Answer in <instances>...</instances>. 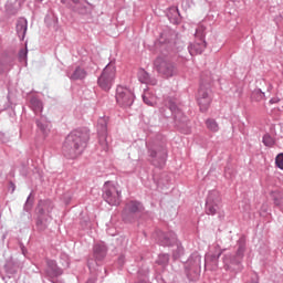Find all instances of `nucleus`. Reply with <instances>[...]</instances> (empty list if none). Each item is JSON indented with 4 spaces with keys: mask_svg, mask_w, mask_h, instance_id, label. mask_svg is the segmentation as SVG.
<instances>
[{
    "mask_svg": "<svg viewBox=\"0 0 283 283\" xmlns=\"http://www.w3.org/2000/svg\"><path fill=\"white\" fill-rule=\"evenodd\" d=\"M157 238H158L157 239L158 243L161 247H174V244L178 243V237L174 231H169V232L158 231Z\"/></svg>",
    "mask_w": 283,
    "mask_h": 283,
    "instance_id": "obj_12",
    "label": "nucleus"
},
{
    "mask_svg": "<svg viewBox=\"0 0 283 283\" xmlns=\"http://www.w3.org/2000/svg\"><path fill=\"white\" fill-rule=\"evenodd\" d=\"M118 262H119V264H123L125 262V258L124 256H119Z\"/></svg>",
    "mask_w": 283,
    "mask_h": 283,
    "instance_id": "obj_40",
    "label": "nucleus"
},
{
    "mask_svg": "<svg viewBox=\"0 0 283 283\" xmlns=\"http://www.w3.org/2000/svg\"><path fill=\"white\" fill-rule=\"evenodd\" d=\"M282 202H283L282 196L274 197V205H276V207H280Z\"/></svg>",
    "mask_w": 283,
    "mask_h": 283,
    "instance_id": "obj_38",
    "label": "nucleus"
},
{
    "mask_svg": "<svg viewBox=\"0 0 283 283\" xmlns=\"http://www.w3.org/2000/svg\"><path fill=\"white\" fill-rule=\"evenodd\" d=\"M202 262V258L198 254L195 255V260L191 259L188 260V263L186 265V274L188 280H191V271L196 272L198 269H200V264Z\"/></svg>",
    "mask_w": 283,
    "mask_h": 283,
    "instance_id": "obj_21",
    "label": "nucleus"
},
{
    "mask_svg": "<svg viewBox=\"0 0 283 283\" xmlns=\"http://www.w3.org/2000/svg\"><path fill=\"white\" fill-rule=\"evenodd\" d=\"M143 101L146 105H149L150 107H154L156 104V97L149 95V92H145L143 94Z\"/></svg>",
    "mask_w": 283,
    "mask_h": 283,
    "instance_id": "obj_31",
    "label": "nucleus"
},
{
    "mask_svg": "<svg viewBox=\"0 0 283 283\" xmlns=\"http://www.w3.org/2000/svg\"><path fill=\"white\" fill-rule=\"evenodd\" d=\"M145 207L140 201L130 200L125 205V208L122 212V218L124 222H134V219L138 213H143Z\"/></svg>",
    "mask_w": 283,
    "mask_h": 283,
    "instance_id": "obj_8",
    "label": "nucleus"
},
{
    "mask_svg": "<svg viewBox=\"0 0 283 283\" xmlns=\"http://www.w3.org/2000/svg\"><path fill=\"white\" fill-rule=\"evenodd\" d=\"M6 8L10 12V3H7Z\"/></svg>",
    "mask_w": 283,
    "mask_h": 283,
    "instance_id": "obj_43",
    "label": "nucleus"
},
{
    "mask_svg": "<svg viewBox=\"0 0 283 283\" xmlns=\"http://www.w3.org/2000/svg\"><path fill=\"white\" fill-rule=\"evenodd\" d=\"M15 32L20 39L23 41L28 32V20L25 18H20L15 24Z\"/></svg>",
    "mask_w": 283,
    "mask_h": 283,
    "instance_id": "obj_24",
    "label": "nucleus"
},
{
    "mask_svg": "<svg viewBox=\"0 0 283 283\" xmlns=\"http://www.w3.org/2000/svg\"><path fill=\"white\" fill-rule=\"evenodd\" d=\"M166 107L170 111V114L174 115L175 123H187V116H185V113L178 108V105H176V101L171 98H167L165 101Z\"/></svg>",
    "mask_w": 283,
    "mask_h": 283,
    "instance_id": "obj_11",
    "label": "nucleus"
},
{
    "mask_svg": "<svg viewBox=\"0 0 283 283\" xmlns=\"http://www.w3.org/2000/svg\"><path fill=\"white\" fill-rule=\"evenodd\" d=\"M32 197V193L29 195V197L27 198V202L24 205V211H30V209H32V203H30V198Z\"/></svg>",
    "mask_w": 283,
    "mask_h": 283,
    "instance_id": "obj_37",
    "label": "nucleus"
},
{
    "mask_svg": "<svg viewBox=\"0 0 283 283\" xmlns=\"http://www.w3.org/2000/svg\"><path fill=\"white\" fill-rule=\"evenodd\" d=\"M269 103H270V105H275V104L280 103V97H272Z\"/></svg>",
    "mask_w": 283,
    "mask_h": 283,
    "instance_id": "obj_39",
    "label": "nucleus"
},
{
    "mask_svg": "<svg viewBox=\"0 0 283 283\" xmlns=\"http://www.w3.org/2000/svg\"><path fill=\"white\" fill-rule=\"evenodd\" d=\"M146 147L150 163L155 167H165V163H167V150L165 147L154 143H146Z\"/></svg>",
    "mask_w": 283,
    "mask_h": 283,
    "instance_id": "obj_6",
    "label": "nucleus"
},
{
    "mask_svg": "<svg viewBox=\"0 0 283 283\" xmlns=\"http://www.w3.org/2000/svg\"><path fill=\"white\" fill-rule=\"evenodd\" d=\"M87 143H90V132L85 129H75L71 132L62 146L63 156L72 160L78 158V156L85 151Z\"/></svg>",
    "mask_w": 283,
    "mask_h": 283,
    "instance_id": "obj_1",
    "label": "nucleus"
},
{
    "mask_svg": "<svg viewBox=\"0 0 283 283\" xmlns=\"http://www.w3.org/2000/svg\"><path fill=\"white\" fill-rule=\"evenodd\" d=\"M197 103L201 112H207L211 105V96H209V91L200 87L197 95Z\"/></svg>",
    "mask_w": 283,
    "mask_h": 283,
    "instance_id": "obj_15",
    "label": "nucleus"
},
{
    "mask_svg": "<svg viewBox=\"0 0 283 283\" xmlns=\"http://www.w3.org/2000/svg\"><path fill=\"white\" fill-rule=\"evenodd\" d=\"M88 74L90 73H87V70L81 65H77L72 73L66 72V76L70 78V81H85Z\"/></svg>",
    "mask_w": 283,
    "mask_h": 283,
    "instance_id": "obj_17",
    "label": "nucleus"
},
{
    "mask_svg": "<svg viewBox=\"0 0 283 283\" xmlns=\"http://www.w3.org/2000/svg\"><path fill=\"white\" fill-rule=\"evenodd\" d=\"M222 203V198L220 197V192L216 190H211L208 193L206 200V213L207 216H216L218 211H220V207Z\"/></svg>",
    "mask_w": 283,
    "mask_h": 283,
    "instance_id": "obj_10",
    "label": "nucleus"
},
{
    "mask_svg": "<svg viewBox=\"0 0 283 283\" xmlns=\"http://www.w3.org/2000/svg\"><path fill=\"white\" fill-rule=\"evenodd\" d=\"M36 1L41 2V1H43V0H36Z\"/></svg>",
    "mask_w": 283,
    "mask_h": 283,
    "instance_id": "obj_45",
    "label": "nucleus"
},
{
    "mask_svg": "<svg viewBox=\"0 0 283 283\" xmlns=\"http://www.w3.org/2000/svg\"><path fill=\"white\" fill-rule=\"evenodd\" d=\"M272 90H273V85H272V84H269V86H268V92H272Z\"/></svg>",
    "mask_w": 283,
    "mask_h": 283,
    "instance_id": "obj_41",
    "label": "nucleus"
},
{
    "mask_svg": "<svg viewBox=\"0 0 283 283\" xmlns=\"http://www.w3.org/2000/svg\"><path fill=\"white\" fill-rule=\"evenodd\" d=\"M93 255L96 262H103L107 255V245L105 243H96L93 247Z\"/></svg>",
    "mask_w": 283,
    "mask_h": 283,
    "instance_id": "obj_22",
    "label": "nucleus"
},
{
    "mask_svg": "<svg viewBox=\"0 0 283 283\" xmlns=\"http://www.w3.org/2000/svg\"><path fill=\"white\" fill-rule=\"evenodd\" d=\"M262 143L265 145V147H273V145H275V139L271 137V135L265 134L263 136Z\"/></svg>",
    "mask_w": 283,
    "mask_h": 283,
    "instance_id": "obj_33",
    "label": "nucleus"
},
{
    "mask_svg": "<svg viewBox=\"0 0 283 283\" xmlns=\"http://www.w3.org/2000/svg\"><path fill=\"white\" fill-rule=\"evenodd\" d=\"M115 98L119 107H132V105H134L135 96L132 90L124 86H117Z\"/></svg>",
    "mask_w": 283,
    "mask_h": 283,
    "instance_id": "obj_9",
    "label": "nucleus"
},
{
    "mask_svg": "<svg viewBox=\"0 0 283 283\" xmlns=\"http://www.w3.org/2000/svg\"><path fill=\"white\" fill-rule=\"evenodd\" d=\"M167 17L170 23L178 25V23H180V11L178 10V7H170L167 10Z\"/></svg>",
    "mask_w": 283,
    "mask_h": 283,
    "instance_id": "obj_25",
    "label": "nucleus"
},
{
    "mask_svg": "<svg viewBox=\"0 0 283 283\" xmlns=\"http://www.w3.org/2000/svg\"><path fill=\"white\" fill-rule=\"evenodd\" d=\"M97 133L99 136V145L104 151H107L109 149V146L107 144V122H105L103 118H101L97 123Z\"/></svg>",
    "mask_w": 283,
    "mask_h": 283,
    "instance_id": "obj_14",
    "label": "nucleus"
},
{
    "mask_svg": "<svg viewBox=\"0 0 283 283\" xmlns=\"http://www.w3.org/2000/svg\"><path fill=\"white\" fill-rule=\"evenodd\" d=\"M45 273H46V275H49V277H59V276L63 275V270L61 268H59V265L56 264V261L49 260L46 262Z\"/></svg>",
    "mask_w": 283,
    "mask_h": 283,
    "instance_id": "obj_20",
    "label": "nucleus"
},
{
    "mask_svg": "<svg viewBox=\"0 0 283 283\" xmlns=\"http://www.w3.org/2000/svg\"><path fill=\"white\" fill-rule=\"evenodd\" d=\"M206 127L207 129H209V132H213V133L220 132V126L218 125V122H216V119L213 118H208L206 120Z\"/></svg>",
    "mask_w": 283,
    "mask_h": 283,
    "instance_id": "obj_29",
    "label": "nucleus"
},
{
    "mask_svg": "<svg viewBox=\"0 0 283 283\" xmlns=\"http://www.w3.org/2000/svg\"><path fill=\"white\" fill-rule=\"evenodd\" d=\"M54 209V203L52 200H40L38 203V219L36 227L39 231H45L48 229V223L52 220V211Z\"/></svg>",
    "mask_w": 283,
    "mask_h": 283,
    "instance_id": "obj_3",
    "label": "nucleus"
},
{
    "mask_svg": "<svg viewBox=\"0 0 283 283\" xmlns=\"http://www.w3.org/2000/svg\"><path fill=\"white\" fill-rule=\"evenodd\" d=\"M275 165L279 169H283V153L279 154L275 158Z\"/></svg>",
    "mask_w": 283,
    "mask_h": 283,
    "instance_id": "obj_35",
    "label": "nucleus"
},
{
    "mask_svg": "<svg viewBox=\"0 0 283 283\" xmlns=\"http://www.w3.org/2000/svg\"><path fill=\"white\" fill-rule=\"evenodd\" d=\"M114 78H116V62H109L98 76L97 85L104 92H109L114 85Z\"/></svg>",
    "mask_w": 283,
    "mask_h": 283,
    "instance_id": "obj_5",
    "label": "nucleus"
},
{
    "mask_svg": "<svg viewBox=\"0 0 283 283\" xmlns=\"http://www.w3.org/2000/svg\"><path fill=\"white\" fill-rule=\"evenodd\" d=\"M207 49V41L196 39L195 43L188 46V52L190 56H196V54H202Z\"/></svg>",
    "mask_w": 283,
    "mask_h": 283,
    "instance_id": "obj_19",
    "label": "nucleus"
},
{
    "mask_svg": "<svg viewBox=\"0 0 283 283\" xmlns=\"http://www.w3.org/2000/svg\"><path fill=\"white\" fill-rule=\"evenodd\" d=\"M220 255H222V252L207 253L205 258L206 264H209V262H218V260H220Z\"/></svg>",
    "mask_w": 283,
    "mask_h": 283,
    "instance_id": "obj_30",
    "label": "nucleus"
},
{
    "mask_svg": "<svg viewBox=\"0 0 283 283\" xmlns=\"http://www.w3.org/2000/svg\"><path fill=\"white\" fill-rule=\"evenodd\" d=\"M157 262L163 266H167L169 264V254H159Z\"/></svg>",
    "mask_w": 283,
    "mask_h": 283,
    "instance_id": "obj_34",
    "label": "nucleus"
},
{
    "mask_svg": "<svg viewBox=\"0 0 283 283\" xmlns=\"http://www.w3.org/2000/svg\"><path fill=\"white\" fill-rule=\"evenodd\" d=\"M20 61H28V49H21L19 52Z\"/></svg>",
    "mask_w": 283,
    "mask_h": 283,
    "instance_id": "obj_36",
    "label": "nucleus"
},
{
    "mask_svg": "<svg viewBox=\"0 0 283 283\" xmlns=\"http://www.w3.org/2000/svg\"><path fill=\"white\" fill-rule=\"evenodd\" d=\"M205 36H207V27H205V24H199L196 29L195 39L205 41Z\"/></svg>",
    "mask_w": 283,
    "mask_h": 283,
    "instance_id": "obj_28",
    "label": "nucleus"
},
{
    "mask_svg": "<svg viewBox=\"0 0 283 283\" xmlns=\"http://www.w3.org/2000/svg\"><path fill=\"white\" fill-rule=\"evenodd\" d=\"M29 107L35 115H39L43 112V102L39 97L33 96L30 98Z\"/></svg>",
    "mask_w": 283,
    "mask_h": 283,
    "instance_id": "obj_26",
    "label": "nucleus"
},
{
    "mask_svg": "<svg viewBox=\"0 0 283 283\" xmlns=\"http://www.w3.org/2000/svg\"><path fill=\"white\" fill-rule=\"evenodd\" d=\"M45 21H48V17L45 18Z\"/></svg>",
    "mask_w": 283,
    "mask_h": 283,
    "instance_id": "obj_47",
    "label": "nucleus"
},
{
    "mask_svg": "<svg viewBox=\"0 0 283 283\" xmlns=\"http://www.w3.org/2000/svg\"><path fill=\"white\" fill-rule=\"evenodd\" d=\"M137 77L139 83H144L145 85H158V80L156 77H151V75H149L144 69L138 71Z\"/></svg>",
    "mask_w": 283,
    "mask_h": 283,
    "instance_id": "obj_23",
    "label": "nucleus"
},
{
    "mask_svg": "<svg viewBox=\"0 0 283 283\" xmlns=\"http://www.w3.org/2000/svg\"><path fill=\"white\" fill-rule=\"evenodd\" d=\"M120 193L118 186L112 181H106L103 187V198L111 207H118L120 205Z\"/></svg>",
    "mask_w": 283,
    "mask_h": 283,
    "instance_id": "obj_7",
    "label": "nucleus"
},
{
    "mask_svg": "<svg viewBox=\"0 0 283 283\" xmlns=\"http://www.w3.org/2000/svg\"><path fill=\"white\" fill-rule=\"evenodd\" d=\"M12 12V14H14V11H11Z\"/></svg>",
    "mask_w": 283,
    "mask_h": 283,
    "instance_id": "obj_46",
    "label": "nucleus"
},
{
    "mask_svg": "<svg viewBox=\"0 0 283 283\" xmlns=\"http://www.w3.org/2000/svg\"><path fill=\"white\" fill-rule=\"evenodd\" d=\"M155 70L161 78H174L178 76V66L171 60L157 57L154 62Z\"/></svg>",
    "mask_w": 283,
    "mask_h": 283,
    "instance_id": "obj_4",
    "label": "nucleus"
},
{
    "mask_svg": "<svg viewBox=\"0 0 283 283\" xmlns=\"http://www.w3.org/2000/svg\"><path fill=\"white\" fill-rule=\"evenodd\" d=\"M176 244V250L172 252V258L174 260H178V258H180L181 255L185 254V248H182V244H180V242L177 241Z\"/></svg>",
    "mask_w": 283,
    "mask_h": 283,
    "instance_id": "obj_32",
    "label": "nucleus"
},
{
    "mask_svg": "<svg viewBox=\"0 0 283 283\" xmlns=\"http://www.w3.org/2000/svg\"><path fill=\"white\" fill-rule=\"evenodd\" d=\"M86 283H96V279H90Z\"/></svg>",
    "mask_w": 283,
    "mask_h": 283,
    "instance_id": "obj_42",
    "label": "nucleus"
},
{
    "mask_svg": "<svg viewBox=\"0 0 283 283\" xmlns=\"http://www.w3.org/2000/svg\"><path fill=\"white\" fill-rule=\"evenodd\" d=\"M251 101H253L254 103H260L262 101H266V94L264 92H262L261 88H255L251 93Z\"/></svg>",
    "mask_w": 283,
    "mask_h": 283,
    "instance_id": "obj_27",
    "label": "nucleus"
},
{
    "mask_svg": "<svg viewBox=\"0 0 283 283\" xmlns=\"http://www.w3.org/2000/svg\"><path fill=\"white\" fill-rule=\"evenodd\" d=\"M61 3L70 10H73V12L87 14V7L81 0H61Z\"/></svg>",
    "mask_w": 283,
    "mask_h": 283,
    "instance_id": "obj_16",
    "label": "nucleus"
},
{
    "mask_svg": "<svg viewBox=\"0 0 283 283\" xmlns=\"http://www.w3.org/2000/svg\"><path fill=\"white\" fill-rule=\"evenodd\" d=\"M88 269H92V262L88 261Z\"/></svg>",
    "mask_w": 283,
    "mask_h": 283,
    "instance_id": "obj_44",
    "label": "nucleus"
},
{
    "mask_svg": "<svg viewBox=\"0 0 283 283\" xmlns=\"http://www.w3.org/2000/svg\"><path fill=\"white\" fill-rule=\"evenodd\" d=\"M244 251H247V241L241 238L238 240V249L235 254H224L223 264L226 271H230V273H240L242 271V260H244Z\"/></svg>",
    "mask_w": 283,
    "mask_h": 283,
    "instance_id": "obj_2",
    "label": "nucleus"
},
{
    "mask_svg": "<svg viewBox=\"0 0 283 283\" xmlns=\"http://www.w3.org/2000/svg\"><path fill=\"white\" fill-rule=\"evenodd\" d=\"M171 39H174V35L169 33H161L159 43H161V45H168L172 52H180V50L185 48V44L182 42H174Z\"/></svg>",
    "mask_w": 283,
    "mask_h": 283,
    "instance_id": "obj_13",
    "label": "nucleus"
},
{
    "mask_svg": "<svg viewBox=\"0 0 283 283\" xmlns=\"http://www.w3.org/2000/svg\"><path fill=\"white\" fill-rule=\"evenodd\" d=\"M35 124L38 127V132L43 136V138H48L50 135V120H48V117L41 116L40 118L35 119Z\"/></svg>",
    "mask_w": 283,
    "mask_h": 283,
    "instance_id": "obj_18",
    "label": "nucleus"
}]
</instances>
